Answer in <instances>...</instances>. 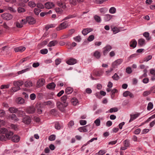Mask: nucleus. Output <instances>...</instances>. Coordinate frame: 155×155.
Instances as JSON below:
<instances>
[{"mask_svg":"<svg viewBox=\"0 0 155 155\" xmlns=\"http://www.w3.org/2000/svg\"><path fill=\"white\" fill-rule=\"evenodd\" d=\"M0 133L5 134L6 139H10V138H12V136L13 134V132L11 131H8L6 129L4 128L0 129Z\"/></svg>","mask_w":155,"mask_h":155,"instance_id":"obj_1","label":"nucleus"},{"mask_svg":"<svg viewBox=\"0 0 155 155\" xmlns=\"http://www.w3.org/2000/svg\"><path fill=\"white\" fill-rule=\"evenodd\" d=\"M35 111V107L31 106L27 107L25 110V112L28 114H32L34 113Z\"/></svg>","mask_w":155,"mask_h":155,"instance_id":"obj_2","label":"nucleus"},{"mask_svg":"<svg viewBox=\"0 0 155 155\" xmlns=\"http://www.w3.org/2000/svg\"><path fill=\"white\" fill-rule=\"evenodd\" d=\"M1 16L3 19L6 20H10L13 18V16L12 15L7 13L2 14Z\"/></svg>","mask_w":155,"mask_h":155,"instance_id":"obj_3","label":"nucleus"},{"mask_svg":"<svg viewBox=\"0 0 155 155\" xmlns=\"http://www.w3.org/2000/svg\"><path fill=\"white\" fill-rule=\"evenodd\" d=\"M123 61V60L122 59L120 58L117 59L112 63V67L115 68L116 66L121 64Z\"/></svg>","mask_w":155,"mask_h":155,"instance_id":"obj_4","label":"nucleus"},{"mask_svg":"<svg viewBox=\"0 0 155 155\" xmlns=\"http://www.w3.org/2000/svg\"><path fill=\"white\" fill-rule=\"evenodd\" d=\"M27 22L30 25H33L36 22L35 19L31 16L27 17L26 18Z\"/></svg>","mask_w":155,"mask_h":155,"instance_id":"obj_5","label":"nucleus"},{"mask_svg":"<svg viewBox=\"0 0 155 155\" xmlns=\"http://www.w3.org/2000/svg\"><path fill=\"white\" fill-rule=\"evenodd\" d=\"M66 8V6L64 3H59V14H61L62 13L63 9Z\"/></svg>","mask_w":155,"mask_h":155,"instance_id":"obj_6","label":"nucleus"},{"mask_svg":"<svg viewBox=\"0 0 155 155\" xmlns=\"http://www.w3.org/2000/svg\"><path fill=\"white\" fill-rule=\"evenodd\" d=\"M112 49L111 46L110 45H107L104 48L103 54L104 55H105Z\"/></svg>","mask_w":155,"mask_h":155,"instance_id":"obj_7","label":"nucleus"},{"mask_svg":"<svg viewBox=\"0 0 155 155\" xmlns=\"http://www.w3.org/2000/svg\"><path fill=\"white\" fill-rule=\"evenodd\" d=\"M68 25V23L66 22H64L61 23L59 25V30L66 28Z\"/></svg>","mask_w":155,"mask_h":155,"instance_id":"obj_8","label":"nucleus"},{"mask_svg":"<svg viewBox=\"0 0 155 155\" xmlns=\"http://www.w3.org/2000/svg\"><path fill=\"white\" fill-rule=\"evenodd\" d=\"M31 121V119L30 117L27 116H25L22 119V122L24 123L29 124Z\"/></svg>","mask_w":155,"mask_h":155,"instance_id":"obj_9","label":"nucleus"},{"mask_svg":"<svg viewBox=\"0 0 155 155\" xmlns=\"http://www.w3.org/2000/svg\"><path fill=\"white\" fill-rule=\"evenodd\" d=\"M54 5V4L51 2H47L45 4V7L47 9H49L51 8Z\"/></svg>","mask_w":155,"mask_h":155,"instance_id":"obj_10","label":"nucleus"},{"mask_svg":"<svg viewBox=\"0 0 155 155\" xmlns=\"http://www.w3.org/2000/svg\"><path fill=\"white\" fill-rule=\"evenodd\" d=\"M93 29L90 28H86L84 29L82 31V34L85 35L89 32L93 31Z\"/></svg>","mask_w":155,"mask_h":155,"instance_id":"obj_11","label":"nucleus"},{"mask_svg":"<svg viewBox=\"0 0 155 155\" xmlns=\"http://www.w3.org/2000/svg\"><path fill=\"white\" fill-rule=\"evenodd\" d=\"M25 49V47L20 46L14 48V50L15 52H22L24 51Z\"/></svg>","mask_w":155,"mask_h":155,"instance_id":"obj_12","label":"nucleus"},{"mask_svg":"<svg viewBox=\"0 0 155 155\" xmlns=\"http://www.w3.org/2000/svg\"><path fill=\"white\" fill-rule=\"evenodd\" d=\"M137 45V42L135 39H132L130 43V46L133 48H135Z\"/></svg>","mask_w":155,"mask_h":155,"instance_id":"obj_13","label":"nucleus"},{"mask_svg":"<svg viewBox=\"0 0 155 155\" xmlns=\"http://www.w3.org/2000/svg\"><path fill=\"white\" fill-rule=\"evenodd\" d=\"M24 84V82L22 81H14L13 82V85L15 86L20 87L22 85Z\"/></svg>","mask_w":155,"mask_h":155,"instance_id":"obj_14","label":"nucleus"},{"mask_svg":"<svg viewBox=\"0 0 155 155\" xmlns=\"http://www.w3.org/2000/svg\"><path fill=\"white\" fill-rule=\"evenodd\" d=\"M45 80L41 78L39 79L37 82V84L38 87H40L44 84L45 82Z\"/></svg>","mask_w":155,"mask_h":155,"instance_id":"obj_15","label":"nucleus"},{"mask_svg":"<svg viewBox=\"0 0 155 155\" xmlns=\"http://www.w3.org/2000/svg\"><path fill=\"white\" fill-rule=\"evenodd\" d=\"M55 87V84L53 82L49 83L46 86L47 88L51 90L54 89Z\"/></svg>","mask_w":155,"mask_h":155,"instance_id":"obj_16","label":"nucleus"},{"mask_svg":"<svg viewBox=\"0 0 155 155\" xmlns=\"http://www.w3.org/2000/svg\"><path fill=\"white\" fill-rule=\"evenodd\" d=\"M67 63L69 65H73L76 63V60L74 58H71L67 61Z\"/></svg>","mask_w":155,"mask_h":155,"instance_id":"obj_17","label":"nucleus"},{"mask_svg":"<svg viewBox=\"0 0 155 155\" xmlns=\"http://www.w3.org/2000/svg\"><path fill=\"white\" fill-rule=\"evenodd\" d=\"M146 44L145 40L143 38H140L138 40V44L141 46L144 45Z\"/></svg>","mask_w":155,"mask_h":155,"instance_id":"obj_18","label":"nucleus"},{"mask_svg":"<svg viewBox=\"0 0 155 155\" xmlns=\"http://www.w3.org/2000/svg\"><path fill=\"white\" fill-rule=\"evenodd\" d=\"M12 140L14 142H17L19 141L20 137L17 135H15L12 137Z\"/></svg>","mask_w":155,"mask_h":155,"instance_id":"obj_19","label":"nucleus"},{"mask_svg":"<svg viewBox=\"0 0 155 155\" xmlns=\"http://www.w3.org/2000/svg\"><path fill=\"white\" fill-rule=\"evenodd\" d=\"M139 114H137L134 115H130V118L129 121V122H130L136 119L139 116Z\"/></svg>","mask_w":155,"mask_h":155,"instance_id":"obj_20","label":"nucleus"},{"mask_svg":"<svg viewBox=\"0 0 155 155\" xmlns=\"http://www.w3.org/2000/svg\"><path fill=\"white\" fill-rule=\"evenodd\" d=\"M143 36L146 38L147 40L149 41L150 40L151 37L150 36V34L147 32H145L143 33Z\"/></svg>","mask_w":155,"mask_h":155,"instance_id":"obj_21","label":"nucleus"},{"mask_svg":"<svg viewBox=\"0 0 155 155\" xmlns=\"http://www.w3.org/2000/svg\"><path fill=\"white\" fill-rule=\"evenodd\" d=\"M58 41H57L54 40L50 41L48 44V46L49 47H51L53 46H54L56 45L57 44Z\"/></svg>","mask_w":155,"mask_h":155,"instance_id":"obj_22","label":"nucleus"},{"mask_svg":"<svg viewBox=\"0 0 155 155\" xmlns=\"http://www.w3.org/2000/svg\"><path fill=\"white\" fill-rule=\"evenodd\" d=\"M25 86L26 87H30L32 86V84L31 81H27L25 82Z\"/></svg>","mask_w":155,"mask_h":155,"instance_id":"obj_23","label":"nucleus"},{"mask_svg":"<svg viewBox=\"0 0 155 155\" xmlns=\"http://www.w3.org/2000/svg\"><path fill=\"white\" fill-rule=\"evenodd\" d=\"M101 54L100 52L96 51L94 54V56L96 58L99 59L101 57Z\"/></svg>","mask_w":155,"mask_h":155,"instance_id":"obj_24","label":"nucleus"},{"mask_svg":"<svg viewBox=\"0 0 155 155\" xmlns=\"http://www.w3.org/2000/svg\"><path fill=\"white\" fill-rule=\"evenodd\" d=\"M9 111L11 113H16L18 111V109L14 107H11L9 108Z\"/></svg>","mask_w":155,"mask_h":155,"instance_id":"obj_25","label":"nucleus"},{"mask_svg":"<svg viewBox=\"0 0 155 155\" xmlns=\"http://www.w3.org/2000/svg\"><path fill=\"white\" fill-rule=\"evenodd\" d=\"M73 91V89L70 87L67 88L65 90V92L68 94H71Z\"/></svg>","mask_w":155,"mask_h":155,"instance_id":"obj_26","label":"nucleus"},{"mask_svg":"<svg viewBox=\"0 0 155 155\" xmlns=\"http://www.w3.org/2000/svg\"><path fill=\"white\" fill-rule=\"evenodd\" d=\"M18 103L19 104H21L25 102L24 99L21 97H18L17 100Z\"/></svg>","mask_w":155,"mask_h":155,"instance_id":"obj_27","label":"nucleus"},{"mask_svg":"<svg viewBox=\"0 0 155 155\" xmlns=\"http://www.w3.org/2000/svg\"><path fill=\"white\" fill-rule=\"evenodd\" d=\"M75 31V30L74 29H72L68 31V34L66 35V36L64 38H67L68 37L70 36L71 35H72L73 33H74Z\"/></svg>","mask_w":155,"mask_h":155,"instance_id":"obj_28","label":"nucleus"},{"mask_svg":"<svg viewBox=\"0 0 155 155\" xmlns=\"http://www.w3.org/2000/svg\"><path fill=\"white\" fill-rule=\"evenodd\" d=\"M112 16L110 15L107 14L105 15L104 20L106 21H109L112 18Z\"/></svg>","mask_w":155,"mask_h":155,"instance_id":"obj_29","label":"nucleus"},{"mask_svg":"<svg viewBox=\"0 0 155 155\" xmlns=\"http://www.w3.org/2000/svg\"><path fill=\"white\" fill-rule=\"evenodd\" d=\"M11 119L15 121H17L18 120V119L17 118L16 115L14 114H12L10 116Z\"/></svg>","mask_w":155,"mask_h":155,"instance_id":"obj_30","label":"nucleus"},{"mask_svg":"<svg viewBox=\"0 0 155 155\" xmlns=\"http://www.w3.org/2000/svg\"><path fill=\"white\" fill-rule=\"evenodd\" d=\"M71 103L74 105H75L78 103V100L76 98H73L71 100Z\"/></svg>","mask_w":155,"mask_h":155,"instance_id":"obj_31","label":"nucleus"},{"mask_svg":"<svg viewBox=\"0 0 155 155\" xmlns=\"http://www.w3.org/2000/svg\"><path fill=\"white\" fill-rule=\"evenodd\" d=\"M28 5L29 7L31 8H33L36 5L35 2L30 1L28 2Z\"/></svg>","mask_w":155,"mask_h":155,"instance_id":"obj_32","label":"nucleus"},{"mask_svg":"<svg viewBox=\"0 0 155 155\" xmlns=\"http://www.w3.org/2000/svg\"><path fill=\"white\" fill-rule=\"evenodd\" d=\"M18 114L20 117H22L25 114V113L24 111L22 110H18L17 111Z\"/></svg>","mask_w":155,"mask_h":155,"instance_id":"obj_33","label":"nucleus"},{"mask_svg":"<svg viewBox=\"0 0 155 155\" xmlns=\"http://www.w3.org/2000/svg\"><path fill=\"white\" fill-rule=\"evenodd\" d=\"M85 127L86 128V132H88V131H90L92 130L93 129V127H91L90 125H87L85 126Z\"/></svg>","mask_w":155,"mask_h":155,"instance_id":"obj_34","label":"nucleus"},{"mask_svg":"<svg viewBox=\"0 0 155 155\" xmlns=\"http://www.w3.org/2000/svg\"><path fill=\"white\" fill-rule=\"evenodd\" d=\"M1 134H0V140L2 141H5L6 140V138L5 137L4 135Z\"/></svg>","mask_w":155,"mask_h":155,"instance_id":"obj_35","label":"nucleus"},{"mask_svg":"<svg viewBox=\"0 0 155 155\" xmlns=\"http://www.w3.org/2000/svg\"><path fill=\"white\" fill-rule=\"evenodd\" d=\"M79 131L81 132H86L85 126L79 127L78 129Z\"/></svg>","mask_w":155,"mask_h":155,"instance_id":"obj_36","label":"nucleus"},{"mask_svg":"<svg viewBox=\"0 0 155 155\" xmlns=\"http://www.w3.org/2000/svg\"><path fill=\"white\" fill-rule=\"evenodd\" d=\"M153 105L152 103L149 102L147 106V109L148 110H150L151 109H152L153 108Z\"/></svg>","mask_w":155,"mask_h":155,"instance_id":"obj_37","label":"nucleus"},{"mask_svg":"<svg viewBox=\"0 0 155 155\" xmlns=\"http://www.w3.org/2000/svg\"><path fill=\"white\" fill-rule=\"evenodd\" d=\"M151 91H144L143 94V95L144 97H146L151 93Z\"/></svg>","mask_w":155,"mask_h":155,"instance_id":"obj_38","label":"nucleus"},{"mask_svg":"<svg viewBox=\"0 0 155 155\" xmlns=\"http://www.w3.org/2000/svg\"><path fill=\"white\" fill-rule=\"evenodd\" d=\"M152 58V56L151 55H148L147 57L145 58L143 60V61L147 62L150 60Z\"/></svg>","mask_w":155,"mask_h":155,"instance_id":"obj_39","label":"nucleus"},{"mask_svg":"<svg viewBox=\"0 0 155 155\" xmlns=\"http://www.w3.org/2000/svg\"><path fill=\"white\" fill-rule=\"evenodd\" d=\"M76 16V15L75 14H74L73 15H69L67 16L64 19V20H66L68 19H69L71 18H74Z\"/></svg>","mask_w":155,"mask_h":155,"instance_id":"obj_40","label":"nucleus"},{"mask_svg":"<svg viewBox=\"0 0 155 155\" xmlns=\"http://www.w3.org/2000/svg\"><path fill=\"white\" fill-rule=\"evenodd\" d=\"M41 11V10L38 8H35L34 10V13L36 15H38Z\"/></svg>","mask_w":155,"mask_h":155,"instance_id":"obj_41","label":"nucleus"},{"mask_svg":"<svg viewBox=\"0 0 155 155\" xmlns=\"http://www.w3.org/2000/svg\"><path fill=\"white\" fill-rule=\"evenodd\" d=\"M116 9L114 7H112L110 9L109 12L111 14H114L115 13Z\"/></svg>","mask_w":155,"mask_h":155,"instance_id":"obj_42","label":"nucleus"},{"mask_svg":"<svg viewBox=\"0 0 155 155\" xmlns=\"http://www.w3.org/2000/svg\"><path fill=\"white\" fill-rule=\"evenodd\" d=\"M51 114L56 116L58 114V112L57 110L54 109L51 110Z\"/></svg>","mask_w":155,"mask_h":155,"instance_id":"obj_43","label":"nucleus"},{"mask_svg":"<svg viewBox=\"0 0 155 155\" xmlns=\"http://www.w3.org/2000/svg\"><path fill=\"white\" fill-rule=\"evenodd\" d=\"M18 13H22L25 12V10L24 8L20 7L18 8Z\"/></svg>","mask_w":155,"mask_h":155,"instance_id":"obj_44","label":"nucleus"},{"mask_svg":"<svg viewBox=\"0 0 155 155\" xmlns=\"http://www.w3.org/2000/svg\"><path fill=\"white\" fill-rule=\"evenodd\" d=\"M29 70V68H27L25 69H23L21 71H18V74H21L28 71Z\"/></svg>","mask_w":155,"mask_h":155,"instance_id":"obj_45","label":"nucleus"},{"mask_svg":"<svg viewBox=\"0 0 155 155\" xmlns=\"http://www.w3.org/2000/svg\"><path fill=\"white\" fill-rule=\"evenodd\" d=\"M112 30L113 31L114 34H116L120 31L119 29L117 27H114L112 28Z\"/></svg>","mask_w":155,"mask_h":155,"instance_id":"obj_46","label":"nucleus"},{"mask_svg":"<svg viewBox=\"0 0 155 155\" xmlns=\"http://www.w3.org/2000/svg\"><path fill=\"white\" fill-rule=\"evenodd\" d=\"M55 25L54 24H51L49 25H47L45 27V28L47 31L50 28L54 27Z\"/></svg>","mask_w":155,"mask_h":155,"instance_id":"obj_47","label":"nucleus"},{"mask_svg":"<svg viewBox=\"0 0 155 155\" xmlns=\"http://www.w3.org/2000/svg\"><path fill=\"white\" fill-rule=\"evenodd\" d=\"M20 89V87H16V86L12 87V91L13 92H16Z\"/></svg>","mask_w":155,"mask_h":155,"instance_id":"obj_48","label":"nucleus"},{"mask_svg":"<svg viewBox=\"0 0 155 155\" xmlns=\"http://www.w3.org/2000/svg\"><path fill=\"white\" fill-rule=\"evenodd\" d=\"M124 146L127 147L129 146L130 145V143L129 141L127 140H126L124 141Z\"/></svg>","mask_w":155,"mask_h":155,"instance_id":"obj_49","label":"nucleus"},{"mask_svg":"<svg viewBox=\"0 0 155 155\" xmlns=\"http://www.w3.org/2000/svg\"><path fill=\"white\" fill-rule=\"evenodd\" d=\"M48 52V50L47 49L45 48L41 49L40 50V53L43 54H46Z\"/></svg>","mask_w":155,"mask_h":155,"instance_id":"obj_50","label":"nucleus"},{"mask_svg":"<svg viewBox=\"0 0 155 155\" xmlns=\"http://www.w3.org/2000/svg\"><path fill=\"white\" fill-rule=\"evenodd\" d=\"M118 110L117 107H114L110 108L109 110V112L112 113L113 112H116Z\"/></svg>","mask_w":155,"mask_h":155,"instance_id":"obj_51","label":"nucleus"},{"mask_svg":"<svg viewBox=\"0 0 155 155\" xmlns=\"http://www.w3.org/2000/svg\"><path fill=\"white\" fill-rule=\"evenodd\" d=\"M37 7L38 8L42 9L44 8V6L41 3H38L36 4Z\"/></svg>","mask_w":155,"mask_h":155,"instance_id":"obj_52","label":"nucleus"},{"mask_svg":"<svg viewBox=\"0 0 155 155\" xmlns=\"http://www.w3.org/2000/svg\"><path fill=\"white\" fill-rule=\"evenodd\" d=\"M55 139V136L54 135H51L48 137V140L50 141H52L54 140Z\"/></svg>","mask_w":155,"mask_h":155,"instance_id":"obj_53","label":"nucleus"},{"mask_svg":"<svg viewBox=\"0 0 155 155\" xmlns=\"http://www.w3.org/2000/svg\"><path fill=\"white\" fill-rule=\"evenodd\" d=\"M112 78L114 80H117L119 79V77L116 73H115L112 77Z\"/></svg>","mask_w":155,"mask_h":155,"instance_id":"obj_54","label":"nucleus"},{"mask_svg":"<svg viewBox=\"0 0 155 155\" xmlns=\"http://www.w3.org/2000/svg\"><path fill=\"white\" fill-rule=\"evenodd\" d=\"M94 18L95 20L98 22H100L101 21L100 17L97 15H96L94 16Z\"/></svg>","mask_w":155,"mask_h":155,"instance_id":"obj_55","label":"nucleus"},{"mask_svg":"<svg viewBox=\"0 0 155 155\" xmlns=\"http://www.w3.org/2000/svg\"><path fill=\"white\" fill-rule=\"evenodd\" d=\"M100 120L99 119H97L95 120L94 123L96 125L98 126L100 125Z\"/></svg>","mask_w":155,"mask_h":155,"instance_id":"obj_56","label":"nucleus"},{"mask_svg":"<svg viewBox=\"0 0 155 155\" xmlns=\"http://www.w3.org/2000/svg\"><path fill=\"white\" fill-rule=\"evenodd\" d=\"M100 11L101 13L104 14L107 11V10L106 8H102L100 9Z\"/></svg>","mask_w":155,"mask_h":155,"instance_id":"obj_57","label":"nucleus"},{"mask_svg":"<svg viewBox=\"0 0 155 155\" xmlns=\"http://www.w3.org/2000/svg\"><path fill=\"white\" fill-rule=\"evenodd\" d=\"M103 70H100L96 72V74L97 76H100L103 74Z\"/></svg>","mask_w":155,"mask_h":155,"instance_id":"obj_58","label":"nucleus"},{"mask_svg":"<svg viewBox=\"0 0 155 155\" xmlns=\"http://www.w3.org/2000/svg\"><path fill=\"white\" fill-rule=\"evenodd\" d=\"M94 36L93 35H91L89 36L87 40L89 41H92L94 39Z\"/></svg>","mask_w":155,"mask_h":155,"instance_id":"obj_59","label":"nucleus"},{"mask_svg":"<svg viewBox=\"0 0 155 155\" xmlns=\"http://www.w3.org/2000/svg\"><path fill=\"white\" fill-rule=\"evenodd\" d=\"M74 40L77 42H80L81 40V38L79 36H76L74 38Z\"/></svg>","mask_w":155,"mask_h":155,"instance_id":"obj_60","label":"nucleus"},{"mask_svg":"<svg viewBox=\"0 0 155 155\" xmlns=\"http://www.w3.org/2000/svg\"><path fill=\"white\" fill-rule=\"evenodd\" d=\"M80 123L82 125H84L87 123V121L85 120H81L79 121Z\"/></svg>","mask_w":155,"mask_h":155,"instance_id":"obj_61","label":"nucleus"},{"mask_svg":"<svg viewBox=\"0 0 155 155\" xmlns=\"http://www.w3.org/2000/svg\"><path fill=\"white\" fill-rule=\"evenodd\" d=\"M23 24H22L21 23L20 24L18 22H17L16 23V26L18 28H21L23 27Z\"/></svg>","mask_w":155,"mask_h":155,"instance_id":"obj_62","label":"nucleus"},{"mask_svg":"<svg viewBox=\"0 0 155 155\" xmlns=\"http://www.w3.org/2000/svg\"><path fill=\"white\" fill-rule=\"evenodd\" d=\"M61 100L64 103H65L66 101V100L67 99V97L66 96H64L61 97Z\"/></svg>","mask_w":155,"mask_h":155,"instance_id":"obj_63","label":"nucleus"},{"mask_svg":"<svg viewBox=\"0 0 155 155\" xmlns=\"http://www.w3.org/2000/svg\"><path fill=\"white\" fill-rule=\"evenodd\" d=\"M30 97L31 100H34L36 98V95L34 94H32L30 95Z\"/></svg>","mask_w":155,"mask_h":155,"instance_id":"obj_64","label":"nucleus"}]
</instances>
